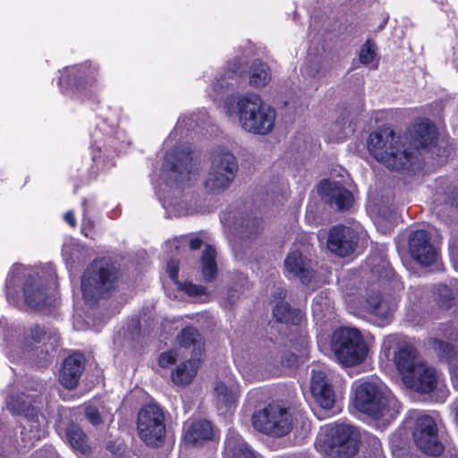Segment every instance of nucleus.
Wrapping results in <instances>:
<instances>
[{
  "instance_id": "obj_8",
  "label": "nucleus",
  "mask_w": 458,
  "mask_h": 458,
  "mask_svg": "<svg viewBox=\"0 0 458 458\" xmlns=\"http://www.w3.org/2000/svg\"><path fill=\"white\" fill-rule=\"evenodd\" d=\"M219 219L231 233L229 242L235 259H244L250 253V243L260 232L261 219L238 203L228 205L220 213Z\"/></svg>"
},
{
  "instance_id": "obj_30",
  "label": "nucleus",
  "mask_w": 458,
  "mask_h": 458,
  "mask_svg": "<svg viewBox=\"0 0 458 458\" xmlns=\"http://www.w3.org/2000/svg\"><path fill=\"white\" fill-rule=\"evenodd\" d=\"M177 342L182 348L189 349L192 347V355L194 363L201 362L204 353L203 337L194 327H185L177 335Z\"/></svg>"
},
{
  "instance_id": "obj_41",
  "label": "nucleus",
  "mask_w": 458,
  "mask_h": 458,
  "mask_svg": "<svg viewBox=\"0 0 458 458\" xmlns=\"http://www.w3.org/2000/svg\"><path fill=\"white\" fill-rule=\"evenodd\" d=\"M165 251L170 252L171 254V257L166 262V272L170 279L177 284L180 262L178 259L174 258L173 250L176 252L178 251V240L175 238L174 240L167 241L165 244Z\"/></svg>"
},
{
  "instance_id": "obj_19",
  "label": "nucleus",
  "mask_w": 458,
  "mask_h": 458,
  "mask_svg": "<svg viewBox=\"0 0 458 458\" xmlns=\"http://www.w3.org/2000/svg\"><path fill=\"white\" fill-rule=\"evenodd\" d=\"M359 239L358 232L352 227L335 225L327 232V247L331 253L344 258L355 251Z\"/></svg>"
},
{
  "instance_id": "obj_37",
  "label": "nucleus",
  "mask_w": 458,
  "mask_h": 458,
  "mask_svg": "<svg viewBox=\"0 0 458 458\" xmlns=\"http://www.w3.org/2000/svg\"><path fill=\"white\" fill-rule=\"evenodd\" d=\"M201 272L207 282H212L217 275L216 251L214 246L207 244L200 257Z\"/></svg>"
},
{
  "instance_id": "obj_53",
  "label": "nucleus",
  "mask_w": 458,
  "mask_h": 458,
  "mask_svg": "<svg viewBox=\"0 0 458 458\" xmlns=\"http://www.w3.org/2000/svg\"><path fill=\"white\" fill-rule=\"evenodd\" d=\"M298 355L292 352L286 351L281 355V363L284 367L293 369L298 364Z\"/></svg>"
},
{
  "instance_id": "obj_28",
  "label": "nucleus",
  "mask_w": 458,
  "mask_h": 458,
  "mask_svg": "<svg viewBox=\"0 0 458 458\" xmlns=\"http://www.w3.org/2000/svg\"><path fill=\"white\" fill-rule=\"evenodd\" d=\"M223 454L224 458H258L257 453L233 429L226 434Z\"/></svg>"
},
{
  "instance_id": "obj_22",
  "label": "nucleus",
  "mask_w": 458,
  "mask_h": 458,
  "mask_svg": "<svg viewBox=\"0 0 458 458\" xmlns=\"http://www.w3.org/2000/svg\"><path fill=\"white\" fill-rule=\"evenodd\" d=\"M214 438V427L206 419L187 421L182 428V441L186 446L200 447Z\"/></svg>"
},
{
  "instance_id": "obj_21",
  "label": "nucleus",
  "mask_w": 458,
  "mask_h": 458,
  "mask_svg": "<svg viewBox=\"0 0 458 458\" xmlns=\"http://www.w3.org/2000/svg\"><path fill=\"white\" fill-rule=\"evenodd\" d=\"M408 244L411 256L420 265L430 266L437 260V249L431 242L430 233L426 230L412 231Z\"/></svg>"
},
{
  "instance_id": "obj_29",
  "label": "nucleus",
  "mask_w": 458,
  "mask_h": 458,
  "mask_svg": "<svg viewBox=\"0 0 458 458\" xmlns=\"http://www.w3.org/2000/svg\"><path fill=\"white\" fill-rule=\"evenodd\" d=\"M62 257L67 269L73 270L87 262L89 253L87 248L77 239L67 238L63 244Z\"/></svg>"
},
{
  "instance_id": "obj_57",
  "label": "nucleus",
  "mask_w": 458,
  "mask_h": 458,
  "mask_svg": "<svg viewBox=\"0 0 458 458\" xmlns=\"http://www.w3.org/2000/svg\"><path fill=\"white\" fill-rule=\"evenodd\" d=\"M451 380L454 387L458 390V364L456 361L449 366Z\"/></svg>"
},
{
  "instance_id": "obj_55",
  "label": "nucleus",
  "mask_w": 458,
  "mask_h": 458,
  "mask_svg": "<svg viewBox=\"0 0 458 458\" xmlns=\"http://www.w3.org/2000/svg\"><path fill=\"white\" fill-rule=\"evenodd\" d=\"M36 458H55L56 452L52 445H44L35 453Z\"/></svg>"
},
{
  "instance_id": "obj_11",
  "label": "nucleus",
  "mask_w": 458,
  "mask_h": 458,
  "mask_svg": "<svg viewBox=\"0 0 458 458\" xmlns=\"http://www.w3.org/2000/svg\"><path fill=\"white\" fill-rule=\"evenodd\" d=\"M240 109L239 123L245 131L264 136L273 131L276 112L259 94L246 93L240 101Z\"/></svg>"
},
{
  "instance_id": "obj_51",
  "label": "nucleus",
  "mask_w": 458,
  "mask_h": 458,
  "mask_svg": "<svg viewBox=\"0 0 458 458\" xmlns=\"http://www.w3.org/2000/svg\"><path fill=\"white\" fill-rule=\"evenodd\" d=\"M85 417L94 426H98L103 422L98 409L92 405L86 407Z\"/></svg>"
},
{
  "instance_id": "obj_7",
  "label": "nucleus",
  "mask_w": 458,
  "mask_h": 458,
  "mask_svg": "<svg viewBox=\"0 0 458 458\" xmlns=\"http://www.w3.org/2000/svg\"><path fill=\"white\" fill-rule=\"evenodd\" d=\"M353 405L373 419H394L402 410L401 403L377 378H361L352 384Z\"/></svg>"
},
{
  "instance_id": "obj_20",
  "label": "nucleus",
  "mask_w": 458,
  "mask_h": 458,
  "mask_svg": "<svg viewBox=\"0 0 458 458\" xmlns=\"http://www.w3.org/2000/svg\"><path fill=\"white\" fill-rule=\"evenodd\" d=\"M321 199L338 211L349 210L354 201L352 193L339 182L322 180L318 185Z\"/></svg>"
},
{
  "instance_id": "obj_13",
  "label": "nucleus",
  "mask_w": 458,
  "mask_h": 458,
  "mask_svg": "<svg viewBox=\"0 0 458 458\" xmlns=\"http://www.w3.org/2000/svg\"><path fill=\"white\" fill-rule=\"evenodd\" d=\"M246 74V64L242 57L230 59L225 67L217 71L207 92L214 103L220 102L226 94L240 89L241 80Z\"/></svg>"
},
{
  "instance_id": "obj_2",
  "label": "nucleus",
  "mask_w": 458,
  "mask_h": 458,
  "mask_svg": "<svg viewBox=\"0 0 458 458\" xmlns=\"http://www.w3.org/2000/svg\"><path fill=\"white\" fill-rule=\"evenodd\" d=\"M209 123L210 117L204 108L181 115L164 141L165 152L159 173L153 172L150 180L159 202L169 215L191 216L206 211L198 192L184 191L200 164L186 140L201 133Z\"/></svg>"
},
{
  "instance_id": "obj_32",
  "label": "nucleus",
  "mask_w": 458,
  "mask_h": 458,
  "mask_svg": "<svg viewBox=\"0 0 458 458\" xmlns=\"http://www.w3.org/2000/svg\"><path fill=\"white\" fill-rule=\"evenodd\" d=\"M272 316L278 323L300 326L305 318V312L300 308H293L287 301H280L273 307Z\"/></svg>"
},
{
  "instance_id": "obj_18",
  "label": "nucleus",
  "mask_w": 458,
  "mask_h": 458,
  "mask_svg": "<svg viewBox=\"0 0 458 458\" xmlns=\"http://www.w3.org/2000/svg\"><path fill=\"white\" fill-rule=\"evenodd\" d=\"M409 145H405V151L409 156L417 157L420 167L417 173L421 171L424 161L420 150H426L432 147L437 140V132L434 123L428 118L415 122L408 132Z\"/></svg>"
},
{
  "instance_id": "obj_46",
  "label": "nucleus",
  "mask_w": 458,
  "mask_h": 458,
  "mask_svg": "<svg viewBox=\"0 0 458 458\" xmlns=\"http://www.w3.org/2000/svg\"><path fill=\"white\" fill-rule=\"evenodd\" d=\"M245 97L244 95L238 94L236 92L226 94L223 101V108L228 116L234 114H238L240 118V101Z\"/></svg>"
},
{
  "instance_id": "obj_38",
  "label": "nucleus",
  "mask_w": 458,
  "mask_h": 458,
  "mask_svg": "<svg viewBox=\"0 0 458 458\" xmlns=\"http://www.w3.org/2000/svg\"><path fill=\"white\" fill-rule=\"evenodd\" d=\"M200 363H194L193 358L180 363L172 372L171 377L174 384L186 386L190 384L197 374Z\"/></svg>"
},
{
  "instance_id": "obj_1",
  "label": "nucleus",
  "mask_w": 458,
  "mask_h": 458,
  "mask_svg": "<svg viewBox=\"0 0 458 458\" xmlns=\"http://www.w3.org/2000/svg\"><path fill=\"white\" fill-rule=\"evenodd\" d=\"M57 86L60 92L78 102L88 101L97 106L94 123L89 129L90 164L83 182L96 179L114 166V158L131 144L126 131L118 126L122 109L119 106H99L98 92L103 89L98 63L86 60L59 70Z\"/></svg>"
},
{
  "instance_id": "obj_23",
  "label": "nucleus",
  "mask_w": 458,
  "mask_h": 458,
  "mask_svg": "<svg viewBox=\"0 0 458 458\" xmlns=\"http://www.w3.org/2000/svg\"><path fill=\"white\" fill-rule=\"evenodd\" d=\"M363 308L373 317V323L382 327L390 323L395 304L384 300L380 293L370 291L367 292Z\"/></svg>"
},
{
  "instance_id": "obj_45",
  "label": "nucleus",
  "mask_w": 458,
  "mask_h": 458,
  "mask_svg": "<svg viewBox=\"0 0 458 458\" xmlns=\"http://www.w3.org/2000/svg\"><path fill=\"white\" fill-rule=\"evenodd\" d=\"M312 394L321 408L330 410L334 406L335 393L331 385H327L322 388L321 392H312Z\"/></svg>"
},
{
  "instance_id": "obj_15",
  "label": "nucleus",
  "mask_w": 458,
  "mask_h": 458,
  "mask_svg": "<svg viewBox=\"0 0 458 458\" xmlns=\"http://www.w3.org/2000/svg\"><path fill=\"white\" fill-rule=\"evenodd\" d=\"M251 421L258 431L272 437H284L292 429L288 411L277 404H269L254 412Z\"/></svg>"
},
{
  "instance_id": "obj_12",
  "label": "nucleus",
  "mask_w": 458,
  "mask_h": 458,
  "mask_svg": "<svg viewBox=\"0 0 458 458\" xmlns=\"http://www.w3.org/2000/svg\"><path fill=\"white\" fill-rule=\"evenodd\" d=\"M331 350L338 362L346 368L361 364L369 353V346L360 330L349 327H340L333 332Z\"/></svg>"
},
{
  "instance_id": "obj_24",
  "label": "nucleus",
  "mask_w": 458,
  "mask_h": 458,
  "mask_svg": "<svg viewBox=\"0 0 458 458\" xmlns=\"http://www.w3.org/2000/svg\"><path fill=\"white\" fill-rule=\"evenodd\" d=\"M284 265L287 276L298 278L304 285L310 284L315 277L311 260L299 250L289 251Z\"/></svg>"
},
{
  "instance_id": "obj_52",
  "label": "nucleus",
  "mask_w": 458,
  "mask_h": 458,
  "mask_svg": "<svg viewBox=\"0 0 458 458\" xmlns=\"http://www.w3.org/2000/svg\"><path fill=\"white\" fill-rule=\"evenodd\" d=\"M182 289L184 293H186L189 296H201L205 293V288L202 285L195 284L191 282H185Z\"/></svg>"
},
{
  "instance_id": "obj_60",
  "label": "nucleus",
  "mask_w": 458,
  "mask_h": 458,
  "mask_svg": "<svg viewBox=\"0 0 458 458\" xmlns=\"http://www.w3.org/2000/svg\"><path fill=\"white\" fill-rule=\"evenodd\" d=\"M64 219L72 227H74L76 225V219L73 211H67L64 216Z\"/></svg>"
},
{
  "instance_id": "obj_39",
  "label": "nucleus",
  "mask_w": 458,
  "mask_h": 458,
  "mask_svg": "<svg viewBox=\"0 0 458 458\" xmlns=\"http://www.w3.org/2000/svg\"><path fill=\"white\" fill-rule=\"evenodd\" d=\"M65 438L68 444L81 453H85L88 445L87 436L83 430L75 423H69L65 428Z\"/></svg>"
},
{
  "instance_id": "obj_58",
  "label": "nucleus",
  "mask_w": 458,
  "mask_h": 458,
  "mask_svg": "<svg viewBox=\"0 0 458 458\" xmlns=\"http://www.w3.org/2000/svg\"><path fill=\"white\" fill-rule=\"evenodd\" d=\"M336 123L340 125L342 128L350 127L352 125V121L350 120L349 114H346V111L344 110L340 116L338 117Z\"/></svg>"
},
{
  "instance_id": "obj_25",
  "label": "nucleus",
  "mask_w": 458,
  "mask_h": 458,
  "mask_svg": "<svg viewBox=\"0 0 458 458\" xmlns=\"http://www.w3.org/2000/svg\"><path fill=\"white\" fill-rule=\"evenodd\" d=\"M86 359L81 352H73L62 362L59 382L66 389L75 388L85 369Z\"/></svg>"
},
{
  "instance_id": "obj_48",
  "label": "nucleus",
  "mask_w": 458,
  "mask_h": 458,
  "mask_svg": "<svg viewBox=\"0 0 458 458\" xmlns=\"http://www.w3.org/2000/svg\"><path fill=\"white\" fill-rule=\"evenodd\" d=\"M327 385H330L327 380L326 373L320 369H312L311 370V378H310V391L312 392H321L322 388Z\"/></svg>"
},
{
  "instance_id": "obj_26",
  "label": "nucleus",
  "mask_w": 458,
  "mask_h": 458,
  "mask_svg": "<svg viewBox=\"0 0 458 458\" xmlns=\"http://www.w3.org/2000/svg\"><path fill=\"white\" fill-rule=\"evenodd\" d=\"M328 72L327 68L317 56L307 57L301 68V74L306 81V86L312 90H317L322 83H327Z\"/></svg>"
},
{
  "instance_id": "obj_56",
  "label": "nucleus",
  "mask_w": 458,
  "mask_h": 458,
  "mask_svg": "<svg viewBox=\"0 0 458 458\" xmlns=\"http://www.w3.org/2000/svg\"><path fill=\"white\" fill-rule=\"evenodd\" d=\"M368 445L372 447L375 455L381 452V441L375 436H369L367 439Z\"/></svg>"
},
{
  "instance_id": "obj_27",
  "label": "nucleus",
  "mask_w": 458,
  "mask_h": 458,
  "mask_svg": "<svg viewBox=\"0 0 458 458\" xmlns=\"http://www.w3.org/2000/svg\"><path fill=\"white\" fill-rule=\"evenodd\" d=\"M209 169L235 179L239 171L238 159L228 149L217 148L211 154Z\"/></svg>"
},
{
  "instance_id": "obj_62",
  "label": "nucleus",
  "mask_w": 458,
  "mask_h": 458,
  "mask_svg": "<svg viewBox=\"0 0 458 458\" xmlns=\"http://www.w3.org/2000/svg\"><path fill=\"white\" fill-rule=\"evenodd\" d=\"M316 29V20L314 19L310 25V35L312 33V31Z\"/></svg>"
},
{
  "instance_id": "obj_33",
  "label": "nucleus",
  "mask_w": 458,
  "mask_h": 458,
  "mask_svg": "<svg viewBox=\"0 0 458 458\" xmlns=\"http://www.w3.org/2000/svg\"><path fill=\"white\" fill-rule=\"evenodd\" d=\"M372 272L377 274L382 284L388 287L394 293L403 290V283L388 260L382 259L380 264L374 265Z\"/></svg>"
},
{
  "instance_id": "obj_64",
  "label": "nucleus",
  "mask_w": 458,
  "mask_h": 458,
  "mask_svg": "<svg viewBox=\"0 0 458 458\" xmlns=\"http://www.w3.org/2000/svg\"><path fill=\"white\" fill-rule=\"evenodd\" d=\"M284 105H285L286 106H290V105H291V101H290V100H289V101H285V102H284Z\"/></svg>"
},
{
  "instance_id": "obj_3",
  "label": "nucleus",
  "mask_w": 458,
  "mask_h": 458,
  "mask_svg": "<svg viewBox=\"0 0 458 458\" xmlns=\"http://www.w3.org/2000/svg\"><path fill=\"white\" fill-rule=\"evenodd\" d=\"M3 351L12 363H30L37 368L49 366L60 346L56 329L40 324L20 327L0 318Z\"/></svg>"
},
{
  "instance_id": "obj_14",
  "label": "nucleus",
  "mask_w": 458,
  "mask_h": 458,
  "mask_svg": "<svg viewBox=\"0 0 458 458\" xmlns=\"http://www.w3.org/2000/svg\"><path fill=\"white\" fill-rule=\"evenodd\" d=\"M137 428L140 437L147 445H157L165 435L163 408L156 403L145 404L138 413Z\"/></svg>"
},
{
  "instance_id": "obj_63",
  "label": "nucleus",
  "mask_w": 458,
  "mask_h": 458,
  "mask_svg": "<svg viewBox=\"0 0 458 458\" xmlns=\"http://www.w3.org/2000/svg\"><path fill=\"white\" fill-rule=\"evenodd\" d=\"M387 22V19H386L383 23H381V25L379 26V29H383L386 25V23Z\"/></svg>"
},
{
  "instance_id": "obj_44",
  "label": "nucleus",
  "mask_w": 458,
  "mask_h": 458,
  "mask_svg": "<svg viewBox=\"0 0 458 458\" xmlns=\"http://www.w3.org/2000/svg\"><path fill=\"white\" fill-rule=\"evenodd\" d=\"M377 55V46L375 42L368 38L360 48L359 62L365 66H369L376 61Z\"/></svg>"
},
{
  "instance_id": "obj_10",
  "label": "nucleus",
  "mask_w": 458,
  "mask_h": 458,
  "mask_svg": "<svg viewBox=\"0 0 458 458\" xmlns=\"http://www.w3.org/2000/svg\"><path fill=\"white\" fill-rule=\"evenodd\" d=\"M361 439L357 428L346 423L327 425L316 444L327 458H352L360 449Z\"/></svg>"
},
{
  "instance_id": "obj_9",
  "label": "nucleus",
  "mask_w": 458,
  "mask_h": 458,
  "mask_svg": "<svg viewBox=\"0 0 458 458\" xmlns=\"http://www.w3.org/2000/svg\"><path fill=\"white\" fill-rule=\"evenodd\" d=\"M118 268L110 259L93 260L84 270L81 288L87 305L94 306L99 300L108 298L118 283Z\"/></svg>"
},
{
  "instance_id": "obj_16",
  "label": "nucleus",
  "mask_w": 458,
  "mask_h": 458,
  "mask_svg": "<svg viewBox=\"0 0 458 458\" xmlns=\"http://www.w3.org/2000/svg\"><path fill=\"white\" fill-rule=\"evenodd\" d=\"M412 438L417 448L427 455L439 456L444 452L445 447L439 440L437 423L429 415L417 413Z\"/></svg>"
},
{
  "instance_id": "obj_4",
  "label": "nucleus",
  "mask_w": 458,
  "mask_h": 458,
  "mask_svg": "<svg viewBox=\"0 0 458 458\" xmlns=\"http://www.w3.org/2000/svg\"><path fill=\"white\" fill-rule=\"evenodd\" d=\"M36 394L21 393L16 395H8L6 407L14 415L21 416L19 424L21 428V440L15 437L11 428L0 417V457L10 458L15 452H23V449L34 445L36 441L46 437L47 432V420L40 411Z\"/></svg>"
},
{
  "instance_id": "obj_40",
  "label": "nucleus",
  "mask_w": 458,
  "mask_h": 458,
  "mask_svg": "<svg viewBox=\"0 0 458 458\" xmlns=\"http://www.w3.org/2000/svg\"><path fill=\"white\" fill-rule=\"evenodd\" d=\"M430 345L437 354L438 358L446 362L449 366L456 361V353L452 344L437 338H433L430 340Z\"/></svg>"
},
{
  "instance_id": "obj_49",
  "label": "nucleus",
  "mask_w": 458,
  "mask_h": 458,
  "mask_svg": "<svg viewBox=\"0 0 458 458\" xmlns=\"http://www.w3.org/2000/svg\"><path fill=\"white\" fill-rule=\"evenodd\" d=\"M125 334L131 341L139 340L141 334L140 318L135 317L128 320Z\"/></svg>"
},
{
  "instance_id": "obj_54",
  "label": "nucleus",
  "mask_w": 458,
  "mask_h": 458,
  "mask_svg": "<svg viewBox=\"0 0 458 458\" xmlns=\"http://www.w3.org/2000/svg\"><path fill=\"white\" fill-rule=\"evenodd\" d=\"M177 354L174 351L162 352L158 358V364L161 368H167L176 362Z\"/></svg>"
},
{
  "instance_id": "obj_59",
  "label": "nucleus",
  "mask_w": 458,
  "mask_h": 458,
  "mask_svg": "<svg viewBox=\"0 0 458 458\" xmlns=\"http://www.w3.org/2000/svg\"><path fill=\"white\" fill-rule=\"evenodd\" d=\"M203 240L199 236L192 237L189 242V247L192 250H198L201 248Z\"/></svg>"
},
{
  "instance_id": "obj_43",
  "label": "nucleus",
  "mask_w": 458,
  "mask_h": 458,
  "mask_svg": "<svg viewBox=\"0 0 458 458\" xmlns=\"http://www.w3.org/2000/svg\"><path fill=\"white\" fill-rule=\"evenodd\" d=\"M435 301L440 309H451L454 301L453 290L446 284H438L435 292Z\"/></svg>"
},
{
  "instance_id": "obj_35",
  "label": "nucleus",
  "mask_w": 458,
  "mask_h": 458,
  "mask_svg": "<svg viewBox=\"0 0 458 458\" xmlns=\"http://www.w3.org/2000/svg\"><path fill=\"white\" fill-rule=\"evenodd\" d=\"M234 178L208 169L202 185L207 194L217 196L226 191L234 182Z\"/></svg>"
},
{
  "instance_id": "obj_5",
  "label": "nucleus",
  "mask_w": 458,
  "mask_h": 458,
  "mask_svg": "<svg viewBox=\"0 0 458 458\" xmlns=\"http://www.w3.org/2000/svg\"><path fill=\"white\" fill-rule=\"evenodd\" d=\"M56 280L51 262L33 267L14 264L5 280L6 300L16 307L23 302L30 309L41 310L52 303L51 290L56 286Z\"/></svg>"
},
{
  "instance_id": "obj_31",
  "label": "nucleus",
  "mask_w": 458,
  "mask_h": 458,
  "mask_svg": "<svg viewBox=\"0 0 458 458\" xmlns=\"http://www.w3.org/2000/svg\"><path fill=\"white\" fill-rule=\"evenodd\" d=\"M404 381L411 388L421 394L432 392L437 383L436 370L425 365L411 376V377H406Z\"/></svg>"
},
{
  "instance_id": "obj_36",
  "label": "nucleus",
  "mask_w": 458,
  "mask_h": 458,
  "mask_svg": "<svg viewBox=\"0 0 458 458\" xmlns=\"http://www.w3.org/2000/svg\"><path fill=\"white\" fill-rule=\"evenodd\" d=\"M217 410L227 412L236 407V394L232 386H228L222 381H217L214 388Z\"/></svg>"
},
{
  "instance_id": "obj_6",
  "label": "nucleus",
  "mask_w": 458,
  "mask_h": 458,
  "mask_svg": "<svg viewBox=\"0 0 458 458\" xmlns=\"http://www.w3.org/2000/svg\"><path fill=\"white\" fill-rule=\"evenodd\" d=\"M367 147L370 155L389 169L407 175L417 174L420 167L417 157L409 156L401 137L390 127L381 126L371 132L367 140Z\"/></svg>"
},
{
  "instance_id": "obj_34",
  "label": "nucleus",
  "mask_w": 458,
  "mask_h": 458,
  "mask_svg": "<svg viewBox=\"0 0 458 458\" xmlns=\"http://www.w3.org/2000/svg\"><path fill=\"white\" fill-rule=\"evenodd\" d=\"M249 84L256 89L267 86L272 79V72L267 63L260 58L254 59L248 72Z\"/></svg>"
},
{
  "instance_id": "obj_61",
  "label": "nucleus",
  "mask_w": 458,
  "mask_h": 458,
  "mask_svg": "<svg viewBox=\"0 0 458 458\" xmlns=\"http://www.w3.org/2000/svg\"><path fill=\"white\" fill-rule=\"evenodd\" d=\"M438 156L440 157H447L449 155V148L448 147L445 145L444 148H443V150L442 152H437V153Z\"/></svg>"
},
{
  "instance_id": "obj_42",
  "label": "nucleus",
  "mask_w": 458,
  "mask_h": 458,
  "mask_svg": "<svg viewBox=\"0 0 458 458\" xmlns=\"http://www.w3.org/2000/svg\"><path fill=\"white\" fill-rule=\"evenodd\" d=\"M96 206L95 198H84L81 200V208H82V221H81V233L85 236H89V234L92 232L94 228V222L89 216V214L93 211Z\"/></svg>"
},
{
  "instance_id": "obj_50",
  "label": "nucleus",
  "mask_w": 458,
  "mask_h": 458,
  "mask_svg": "<svg viewBox=\"0 0 458 458\" xmlns=\"http://www.w3.org/2000/svg\"><path fill=\"white\" fill-rule=\"evenodd\" d=\"M290 341L293 344V347L301 354H303L307 352L309 346V337L304 330L300 329L298 336H296L294 339H291Z\"/></svg>"
},
{
  "instance_id": "obj_47",
  "label": "nucleus",
  "mask_w": 458,
  "mask_h": 458,
  "mask_svg": "<svg viewBox=\"0 0 458 458\" xmlns=\"http://www.w3.org/2000/svg\"><path fill=\"white\" fill-rule=\"evenodd\" d=\"M390 446L394 458H412L407 443L399 435L391 437Z\"/></svg>"
},
{
  "instance_id": "obj_17",
  "label": "nucleus",
  "mask_w": 458,
  "mask_h": 458,
  "mask_svg": "<svg viewBox=\"0 0 458 458\" xmlns=\"http://www.w3.org/2000/svg\"><path fill=\"white\" fill-rule=\"evenodd\" d=\"M392 349H394V364L403 379L411 377V376L424 365L418 360L417 350L407 344H399L398 336L394 335L386 336L382 344V351L386 357L390 356Z\"/></svg>"
}]
</instances>
